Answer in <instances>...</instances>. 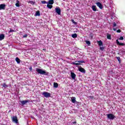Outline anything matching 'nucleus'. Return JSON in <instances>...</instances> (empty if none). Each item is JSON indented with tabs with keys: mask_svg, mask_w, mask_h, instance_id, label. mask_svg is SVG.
<instances>
[{
	"mask_svg": "<svg viewBox=\"0 0 125 125\" xmlns=\"http://www.w3.org/2000/svg\"><path fill=\"white\" fill-rule=\"evenodd\" d=\"M36 72H38V74H40V75L48 76V72H46V71L43 70L42 69L40 68H36Z\"/></svg>",
	"mask_w": 125,
	"mask_h": 125,
	"instance_id": "1",
	"label": "nucleus"
},
{
	"mask_svg": "<svg viewBox=\"0 0 125 125\" xmlns=\"http://www.w3.org/2000/svg\"><path fill=\"white\" fill-rule=\"evenodd\" d=\"M106 116H107V118L109 119V120H114V119H115L116 117L115 116V115H114V114L111 113L106 114Z\"/></svg>",
	"mask_w": 125,
	"mask_h": 125,
	"instance_id": "2",
	"label": "nucleus"
},
{
	"mask_svg": "<svg viewBox=\"0 0 125 125\" xmlns=\"http://www.w3.org/2000/svg\"><path fill=\"white\" fill-rule=\"evenodd\" d=\"M42 95H43L44 97H46V98H48V97H51V94L47 92H43L42 93Z\"/></svg>",
	"mask_w": 125,
	"mask_h": 125,
	"instance_id": "3",
	"label": "nucleus"
},
{
	"mask_svg": "<svg viewBox=\"0 0 125 125\" xmlns=\"http://www.w3.org/2000/svg\"><path fill=\"white\" fill-rule=\"evenodd\" d=\"M96 5L100 8V9H102L103 8V5L100 2H96Z\"/></svg>",
	"mask_w": 125,
	"mask_h": 125,
	"instance_id": "4",
	"label": "nucleus"
},
{
	"mask_svg": "<svg viewBox=\"0 0 125 125\" xmlns=\"http://www.w3.org/2000/svg\"><path fill=\"white\" fill-rule=\"evenodd\" d=\"M56 12L58 14V15H61V9L60 8L58 7L55 9Z\"/></svg>",
	"mask_w": 125,
	"mask_h": 125,
	"instance_id": "5",
	"label": "nucleus"
},
{
	"mask_svg": "<svg viewBox=\"0 0 125 125\" xmlns=\"http://www.w3.org/2000/svg\"><path fill=\"white\" fill-rule=\"evenodd\" d=\"M12 121L16 124H18V119H17V116H13L12 117Z\"/></svg>",
	"mask_w": 125,
	"mask_h": 125,
	"instance_id": "6",
	"label": "nucleus"
},
{
	"mask_svg": "<svg viewBox=\"0 0 125 125\" xmlns=\"http://www.w3.org/2000/svg\"><path fill=\"white\" fill-rule=\"evenodd\" d=\"M20 102L21 105H22V106H24V105H26V103H29V100L21 101Z\"/></svg>",
	"mask_w": 125,
	"mask_h": 125,
	"instance_id": "7",
	"label": "nucleus"
},
{
	"mask_svg": "<svg viewBox=\"0 0 125 125\" xmlns=\"http://www.w3.org/2000/svg\"><path fill=\"white\" fill-rule=\"evenodd\" d=\"M116 43L117 45H120V46H124L125 45V43H120L118 40H116Z\"/></svg>",
	"mask_w": 125,
	"mask_h": 125,
	"instance_id": "8",
	"label": "nucleus"
},
{
	"mask_svg": "<svg viewBox=\"0 0 125 125\" xmlns=\"http://www.w3.org/2000/svg\"><path fill=\"white\" fill-rule=\"evenodd\" d=\"M78 70L80 72H81V73H85V69L82 67V66H80Z\"/></svg>",
	"mask_w": 125,
	"mask_h": 125,
	"instance_id": "9",
	"label": "nucleus"
},
{
	"mask_svg": "<svg viewBox=\"0 0 125 125\" xmlns=\"http://www.w3.org/2000/svg\"><path fill=\"white\" fill-rule=\"evenodd\" d=\"M70 75L72 80H76V74H75L74 72H71Z\"/></svg>",
	"mask_w": 125,
	"mask_h": 125,
	"instance_id": "10",
	"label": "nucleus"
},
{
	"mask_svg": "<svg viewBox=\"0 0 125 125\" xmlns=\"http://www.w3.org/2000/svg\"><path fill=\"white\" fill-rule=\"evenodd\" d=\"M5 6H6V5L4 4H0V10L5 9Z\"/></svg>",
	"mask_w": 125,
	"mask_h": 125,
	"instance_id": "11",
	"label": "nucleus"
},
{
	"mask_svg": "<svg viewBox=\"0 0 125 125\" xmlns=\"http://www.w3.org/2000/svg\"><path fill=\"white\" fill-rule=\"evenodd\" d=\"M2 40H4V34L0 35V41H2Z\"/></svg>",
	"mask_w": 125,
	"mask_h": 125,
	"instance_id": "12",
	"label": "nucleus"
},
{
	"mask_svg": "<svg viewBox=\"0 0 125 125\" xmlns=\"http://www.w3.org/2000/svg\"><path fill=\"white\" fill-rule=\"evenodd\" d=\"M71 37L73 38V39H76V38H78V34H77V33L73 34L71 35Z\"/></svg>",
	"mask_w": 125,
	"mask_h": 125,
	"instance_id": "13",
	"label": "nucleus"
},
{
	"mask_svg": "<svg viewBox=\"0 0 125 125\" xmlns=\"http://www.w3.org/2000/svg\"><path fill=\"white\" fill-rule=\"evenodd\" d=\"M54 3V0H50L48 2V4H53Z\"/></svg>",
	"mask_w": 125,
	"mask_h": 125,
	"instance_id": "14",
	"label": "nucleus"
},
{
	"mask_svg": "<svg viewBox=\"0 0 125 125\" xmlns=\"http://www.w3.org/2000/svg\"><path fill=\"white\" fill-rule=\"evenodd\" d=\"M17 3H16L15 5L17 6V7H20V4H19V0H17Z\"/></svg>",
	"mask_w": 125,
	"mask_h": 125,
	"instance_id": "15",
	"label": "nucleus"
},
{
	"mask_svg": "<svg viewBox=\"0 0 125 125\" xmlns=\"http://www.w3.org/2000/svg\"><path fill=\"white\" fill-rule=\"evenodd\" d=\"M35 16H41L40 11H37L35 13Z\"/></svg>",
	"mask_w": 125,
	"mask_h": 125,
	"instance_id": "16",
	"label": "nucleus"
},
{
	"mask_svg": "<svg viewBox=\"0 0 125 125\" xmlns=\"http://www.w3.org/2000/svg\"><path fill=\"white\" fill-rule=\"evenodd\" d=\"M71 102L72 103H76V97H72L71 98Z\"/></svg>",
	"mask_w": 125,
	"mask_h": 125,
	"instance_id": "17",
	"label": "nucleus"
},
{
	"mask_svg": "<svg viewBox=\"0 0 125 125\" xmlns=\"http://www.w3.org/2000/svg\"><path fill=\"white\" fill-rule=\"evenodd\" d=\"M16 61L18 64H19L21 62L20 59L18 57L16 58Z\"/></svg>",
	"mask_w": 125,
	"mask_h": 125,
	"instance_id": "18",
	"label": "nucleus"
},
{
	"mask_svg": "<svg viewBox=\"0 0 125 125\" xmlns=\"http://www.w3.org/2000/svg\"><path fill=\"white\" fill-rule=\"evenodd\" d=\"M96 9H97L96 6H95V5H93V6H92V9L93 10V11H96Z\"/></svg>",
	"mask_w": 125,
	"mask_h": 125,
	"instance_id": "19",
	"label": "nucleus"
},
{
	"mask_svg": "<svg viewBox=\"0 0 125 125\" xmlns=\"http://www.w3.org/2000/svg\"><path fill=\"white\" fill-rule=\"evenodd\" d=\"M2 86L3 87H4V88H6L8 87V85L6 84V83H3L2 84Z\"/></svg>",
	"mask_w": 125,
	"mask_h": 125,
	"instance_id": "20",
	"label": "nucleus"
},
{
	"mask_svg": "<svg viewBox=\"0 0 125 125\" xmlns=\"http://www.w3.org/2000/svg\"><path fill=\"white\" fill-rule=\"evenodd\" d=\"M47 7H48V8H49L50 9H51V8L53 7V6L52 5H49V4H47Z\"/></svg>",
	"mask_w": 125,
	"mask_h": 125,
	"instance_id": "21",
	"label": "nucleus"
},
{
	"mask_svg": "<svg viewBox=\"0 0 125 125\" xmlns=\"http://www.w3.org/2000/svg\"><path fill=\"white\" fill-rule=\"evenodd\" d=\"M98 44L100 46H101V45H103V42H102V41H101V40L98 42Z\"/></svg>",
	"mask_w": 125,
	"mask_h": 125,
	"instance_id": "22",
	"label": "nucleus"
},
{
	"mask_svg": "<svg viewBox=\"0 0 125 125\" xmlns=\"http://www.w3.org/2000/svg\"><path fill=\"white\" fill-rule=\"evenodd\" d=\"M41 3H42V4H45L46 3H48V2H47L46 1H45V0H42V1H41Z\"/></svg>",
	"mask_w": 125,
	"mask_h": 125,
	"instance_id": "23",
	"label": "nucleus"
},
{
	"mask_svg": "<svg viewBox=\"0 0 125 125\" xmlns=\"http://www.w3.org/2000/svg\"><path fill=\"white\" fill-rule=\"evenodd\" d=\"M54 87H58V83H54Z\"/></svg>",
	"mask_w": 125,
	"mask_h": 125,
	"instance_id": "24",
	"label": "nucleus"
},
{
	"mask_svg": "<svg viewBox=\"0 0 125 125\" xmlns=\"http://www.w3.org/2000/svg\"><path fill=\"white\" fill-rule=\"evenodd\" d=\"M28 3L32 4V5H34V4H35V2L33 1H28Z\"/></svg>",
	"mask_w": 125,
	"mask_h": 125,
	"instance_id": "25",
	"label": "nucleus"
},
{
	"mask_svg": "<svg viewBox=\"0 0 125 125\" xmlns=\"http://www.w3.org/2000/svg\"><path fill=\"white\" fill-rule=\"evenodd\" d=\"M73 65H76V66L78 65H82L81 63H75V62H72Z\"/></svg>",
	"mask_w": 125,
	"mask_h": 125,
	"instance_id": "26",
	"label": "nucleus"
},
{
	"mask_svg": "<svg viewBox=\"0 0 125 125\" xmlns=\"http://www.w3.org/2000/svg\"><path fill=\"white\" fill-rule=\"evenodd\" d=\"M85 42L87 44H88V45H90V42L89 41H86Z\"/></svg>",
	"mask_w": 125,
	"mask_h": 125,
	"instance_id": "27",
	"label": "nucleus"
},
{
	"mask_svg": "<svg viewBox=\"0 0 125 125\" xmlns=\"http://www.w3.org/2000/svg\"><path fill=\"white\" fill-rule=\"evenodd\" d=\"M107 39H108V40H111V35H107Z\"/></svg>",
	"mask_w": 125,
	"mask_h": 125,
	"instance_id": "28",
	"label": "nucleus"
},
{
	"mask_svg": "<svg viewBox=\"0 0 125 125\" xmlns=\"http://www.w3.org/2000/svg\"><path fill=\"white\" fill-rule=\"evenodd\" d=\"M100 50H102V51H104L105 49V48H104L103 47H100Z\"/></svg>",
	"mask_w": 125,
	"mask_h": 125,
	"instance_id": "29",
	"label": "nucleus"
},
{
	"mask_svg": "<svg viewBox=\"0 0 125 125\" xmlns=\"http://www.w3.org/2000/svg\"><path fill=\"white\" fill-rule=\"evenodd\" d=\"M113 28H115V27H116L117 26V23H116V22H114L113 23Z\"/></svg>",
	"mask_w": 125,
	"mask_h": 125,
	"instance_id": "30",
	"label": "nucleus"
},
{
	"mask_svg": "<svg viewBox=\"0 0 125 125\" xmlns=\"http://www.w3.org/2000/svg\"><path fill=\"white\" fill-rule=\"evenodd\" d=\"M71 21L72 22H73L74 24H75V25H77V24L78 23H77V22L75 21H74V20H72Z\"/></svg>",
	"mask_w": 125,
	"mask_h": 125,
	"instance_id": "31",
	"label": "nucleus"
},
{
	"mask_svg": "<svg viewBox=\"0 0 125 125\" xmlns=\"http://www.w3.org/2000/svg\"><path fill=\"white\" fill-rule=\"evenodd\" d=\"M117 59L119 61V62H121V58L120 57H117Z\"/></svg>",
	"mask_w": 125,
	"mask_h": 125,
	"instance_id": "32",
	"label": "nucleus"
},
{
	"mask_svg": "<svg viewBox=\"0 0 125 125\" xmlns=\"http://www.w3.org/2000/svg\"><path fill=\"white\" fill-rule=\"evenodd\" d=\"M78 62V63H85V62H84L83 61H79Z\"/></svg>",
	"mask_w": 125,
	"mask_h": 125,
	"instance_id": "33",
	"label": "nucleus"
},
{
	"mask_svg": "<svg viewBox=\"0 0 125 125\" xmlns=\"http://www.w3.org/2000/svg\"><path fill=\"white\" fill-rule=\"evenodd\" d=\"M119 40L120 41H124V37L123 36H121L120 38H119Z\"/></svg>",
	"mask_w": 125,
	"mask_h": 125,
	"instance_id": "34",
	"label": "nucleus"
},
{
	"mask_svg": "<svg viewBox=\"0 0 125 125\" xmlns=\"http://www.w3.org/2000/svg\"><path fill=\"white\" fill-rule=\"evenodd\" d=\"M13 32H14V30H13V29H10L9 33H12Z\"/></svg>",
	"mask_w": 125,
	"mask_h": 125,
	"instance_id": "35",
	"label": "nucleus"
},
{
	"mask_svg": "<svg viewBox=\"0 0 125 125\" xmlns=\"http://www.w3.org/2000/svg\"><path fill=\"white\" fill-rule=\"evenodd\" d=\"M121 32H122V30H121L120 29H118L117 30V33H121Z\"/></svg>",
	"mask_w": 125,
	"mask_h": 125,
	"instance_id": "36",
	"label": "nucleus"
},
{
	"mask_svg": "<svg viewBox=\"0 0 125 125\" xmlns=\"http://www.w3.org/2000/svg\"><path fill=\"white\" fill-rule=\"evenodd\" d=\"M28 37V34H25L23 36V38H27Z\"/></svg>",
	"mask_w": 125,
	"mask_h": 125,
	"instance_id": "37",
	"label": "nucleus"
},
{
	"mask_svg": "<svg viewBox=\"0 0 125 125\" xmlns=\"http://www.w3.org/2000/svg\"><path fill=\"white\" fill-rule=\"evenodd\" d=\"M89 99H93L94 98V97L91 96L89 97Z\"/></svg>",
	"mask_w": 125,
	"mask_h": 125,
	"instance_id": "38",
	"label": "nucleus"
},
{
	"mask_svg": "<svg viewBox=\"0 0 125 125\" xmlns=\"http://www.w3.org/2000/svg\"><path fill=\"white\" fill-rule=\"evenodd\" d=\"M29 70H30V71H33V68H32V66H31V67L29 68Z\"/></svg>",
	"mask_w": 125,
	"mask_h": 125,
	"instance_id": "39",
	"label": "nucleus"
},
{
	"mask_svg": "<svg viewBox=\"0 0 125 125\" xmlns=\"http://www.w3.org/2000/svg\"><path fill=\"white\" fill-rule=\"evenodd\" d=\"M72 124L73 125H75V124H77V122L76 121L73 122H72Z\"/></svg>",
	"mask_w": 125,
	"mask_h": 125,
	"instance_id": "40",
	"label": "nucleus"
},
{
	"mask_svg": "<svg viewBox=\"0 0 125 125\" xmlns=\"http://www.w3.org/2000/svg\"><path fill=\"white\" fill-rule=\"evenodd\" d=\"M113 31H117V28H113Z\"/></svg>",
	"mask_w": 125,
	"mask_h": 125,
	"instance_id": "41",
	"label": "nucleus"
}]
</instances>
